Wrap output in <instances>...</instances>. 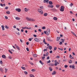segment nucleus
Returning a JSON list of instances; mask_svg holds the SVG:
<instances>
[{"instance_id": "5", "label": "nucleus", "mask_w": 77, "mask_h": 77, "mask_svg": "<svg viewBox=\"0 0 77 77\" xmlns=\"http://www.w3.org/2000/svg\"><path fill=\"white\" fill-rule=\"evenodd\" d=\"M75 66H74V65H73L72 66L70 65L69 66L70 68H72L73 69H75Z\"/></svg>"}, {"instance_id": "64", "label": "nucleus", "mask_w": 77, "mask_h": 77, "mask_svg": "<svg viewBox=\"0 0 77 77\" xmlns=\"http://www.w3.org/2000/svg\"><path fill=\"white\" fill-rule=\"evenodd\" d=\"M53 53V51H50V53Z\"/></svg>"}, {"instance_id": "20", "label": "nucleus", "mask_w": 77, "mask_h": 77, "mask_svg": "<svg viewBox=\"0 0 77 77\" xmlns=\"http://www.w3.org/2000/svg\"><path fill=\"white\" fill-rule=\"evenodd\" d=\"M47 41H50V42H51V41H53V40H50L48 38H47Z\"/></svg>"}, {"instance_id": "57", "label": "nucleus", "mask_w": 77, "mask_h": 77, "mask_svg": "<svg viewBox=\"0 0 77 77\" xmlns=\"http://www.w3.org/2000/svg\"><path fill=\"white\" fill-rule=\"evenodd\" d=\"M50 59V57H49V56H48L47 58V60H48V59Z\"/></svg>"}, {"instance_id": "49", "label": "nucleus", "mask_w": 77, "mask_h": 77, "mask_svg": "<svg viewBox=\"0 0 77 77\" xmlns=\"http://www.w3.org/2000/svg\"><path fill=\"white\" fill-rule=\"evenodd\" d=\"M51 61H50V60H49L47 62V63H50Z\"/></svg>"}, {"instance_id": "39", "label": "nucleus", "mask_w": 77, "mask_h": 77, "mask_svg": "<svg viewBox=\"0 0 77 77\" xmlns=\"http://www.w3.org/2000/svg\"><path fill=\"white\" fill-rule=\"evenodd\" d=\"M25 12H27V11H28V10H27V8H25Z\"/></svg>"}, {"instance_id": "12", "label": "nucleus", "mask_w": 77, "mask_h": 77, "mask_svg": "<svg viewBox=\"0 0 77 77\" xmlns=\"http://www.w3.org/2000/svg\"><path fill=\"white\" fill-rule=\"evenodd\" d=\"M15 19L17 20H20V18L18 17H15Z\"/></svg>"}, {"instance_id": "59", "label": "nucleus", "mask_w": 77, "mask_h": 77, "mask_svg": "<svg viewBox=\"0 0 77 77\" xmlns=\"http://www.w3.org/2000/svg\"><path fill=\"white\" fill-rule=\"evenodd\" d=\"M45 57H42V59H45Z\"/></svg>"}, {"instance_id": "34", "label": "nucleus", "mask_w": 77, "mask_h": 77, "mask_svg": "<svg viewBox=\"0 0 77 77\" xmlns=\"http://www.w3.org/2000/svg\"><path fill=\"white\" fill-rule=\"evenodd\" d=\"M49 49L51 50V49H52V46H49Z\"/></svg>"}, {"instance_id": "48", "label": "nucleus", "mask_w": 77, "mask_h": 77, "mask_svg": "<svg viewBox=\"0 0 77 77\" xmlns=\"http://www.w3.org/2000/svg\"><path fill=\"white\" fill-rule=\"evenodd\" d=\"M0 64H3V62H2V60H1L0 61Z\"/></svg>"}, {"instance_id": "33", "label": "nucleus", "mask_w": 77, "mask_h": 77, "mask_svg": "<svg viewBox=\"0 0 77 77\" xmlns=\"http://www.w3.org/2000/svg\"><path fill=\"white\" fill-rule=\"evenodd\" d=\"M31 71L32 72H35V71H36V70L34 69H32Z\"/></svg>"}, {"instance_id": "32", "label": "nucleus", "mask_w": 77, "mask_h": 77, "mask_svg": "<svg viewBox=\"0 0 77 77\" xmlns=\"http://www.w3.org/2000/svg\"><path fill=\"white\" fill-rule=\"evenodd\" d=\"M6 13L7 14H10V11H6Z\"/></svg>"}, {"instance_id": "30", "label": "nucleus", "mask_w": 77, "mask_h": 77, "mask_svg": "<svg viewBox=\"0 0 77 77\" xmlns=\"http://www.w3.org/2000/svg\"><path fill=\"white\" fill-rule=\"evenodd\" d=\"M69 63H72V60H69Z\"/></svg>"}, {"instance_id": "2", "label": "nucleus", "mask_w": 77, "mask_h": 77, "mask_svg": "<svg viewBox=\"0 0 77 77\" xmlns=\"http://www.w3.org/2000/svg\"><path fill=\"white\" fill-rule=\"evenodd\" d=\"M38 12L41 14H43V11L41 9H38Z\"/></svg>"}, {"instance_id": "50", "label": "nucleus", "mask_w": 77, "mask_h": 77, "mask_svg": "<svg viewBox=\"0 0 77 77\" xmlns=\"http://www.w3.org/2000/svg\"><path fill=\"white\" fill-rule=\"evenodd\" d=\"M64 67H65V68H67V67H68V66L66 65H65L64 66Z\"/></svg>"}, {"instance_id": "1", "label": "nucleus", "mask_w": 77, "mask_h": 77, "mask_svg": "<svg viewBox=\"0 0 77 77\" xmlns=\"http://www.w3.org/2000/svg\"><path fill=\"white\" fill-rule=\"evenodd\" d=\"M50 29H48L47 30V32H46V35H50Z\"/></svg>"}, {"instance_id": "26", "label": "nucleus", "mask_w": 77, "mask_h": 77, "mask_svg": "<svg viewBox=\"0 0 77 77\" xmlns=\"http://www.w3.org/2000/svg\"><path fill=\"white\" fill-rule=\"evenodd\" d=\"M44 16H47V15H48V14H47V13H45L44 14Z\"/></svg>"}, {"instance_id": "41", "label": "nucleus", "mask_w": 77, "mask_h": 77, "mask_svg": "<svg viewBox=\"0 0 77 77\" xmlns=\"http://www.w3.org/2000/svg\"><path fill=\"white\" fill-rule=\"evenodd\" d=\"M57 50V47H55L54 48V51H56V50Z\"/></svg>"}, {"instance_id": "35", "label": "nucleus", "mask_w": 77, "mask_h": 77, "mask_svg": "<svg viewBox=\"0 0 77 77\" xmlns=\"http://www.w3.org/2000/svg\"><path fill=\"white\" fill-rule=\"evenodd\" d=\"M59 6H60V5H56V7L57 8H59Z\"/></svg>"}, {"instance_id": "53", "label": "nucleus", "mask_w": 77, "mask_h": 77, "mask_svg": "<svg viewBox=\"0 0 77 77\" xmlns=\"http://www.w3.org/2000/svg\"><path fill=\"white\" fill-rule=\"evenodd\" d=\"M33 36L35 38H36L37 36V35H36L34 34L33 35Z\"/></svg>"}, {"instance_id": "60", "label": "nucleus", "mask_w": 77, "mask_h": 77, "mask_svg": "<svg viewBox=\"0 0 77 77\" xmlns=\"http://www.w3.org/2000/svg\"><path fill=\"white\" fill-rule=\"evenodd\" d=\"M59 44L60 45H62V42H60V43H59Z\"/></svg>"}, {"instance_id": "52", "label": "nucleus", "mask_w": 77, "mask_h": 77, "mask_svg": "<svg viewBox=\"0 0 77 77\" xmlns=\"http://www.w3.org/2000/svg\"><path fill=\"white\" fill-rule=\"evenodd\" d=\"M5 18L6 19H8V17L7 16H5Z\"/></svg>"}, {"instance_id": "15", "label": "nucleus", "mask_w": 77, "mask_h": 77, "mask_svg": "<svg viewBox=\"0 0 77 77\" xmlns=\"http://www.w3.org/2000/svg\"><path fill=\"white\" fill-rule=\"evenodd\" d=\"M44 43H45V44H47V43L45 42V39H44L43 40Z\"/></svg>"}, {"instance_id": "8", "label": "nucleus", "mask_w": 77, "mask_h": 77, "mask_svg": "<svg viewBox=\"0 0 77 77\" xmlns=\"http://www.w3.org/2000/svg\"><path fill=\"white\" fill-rule=\"evenodd\" d=\"M16 11H17L18 12H21V9L20 8H16L15 9Z\"/></svg>"}, {"instance_id": "42", "label": "nucleus", "mask_w": 77, "mask_h": 77, "mask_svg": "<svg viewBox=\"0 0 77 77\" xmlns=\"http://www.w3.org/2000/svg\"><path fill=\"white\" fill-rule=\"evenodd\" d=\"M56 58H57V59H58V58H60V57L59 56H56Z\"/></svg>"}, {"instance_id": "18", "label": "nucleus", "mask_w": 77, "mask_h": 77, "mask_svg": "<svg viewBox=\"0 0 77 77\" xmlns=\"http://www.w3.org/2000/svg\"><path fill=\"white\" fill-rule=\"evenodd\" d=\"M30 21H35V19H33L31 18Z\"/></svg>"}, {"instance_id": "54", "label": "nucleus", "mask_w": 77, "mask_h": 77, "mask_svg": "<svg viewBox=\"0 0 77 77\" xmlns=\"http://www.w3.org/2000/svg\"><path fill=\"white\" fill-rule=\"evenodd\" d=\"M38 31L40 32H42V30L41 29H38Z\"/></svg>"}, {"instance_id": "4", "label": "nucleus", "mask_w": 77, "mask_h": 77, "mask_svg": "<svg viewBox=\"0 0 77 77\" xmlns=\"http://www.w3.org/2000/svg\"><path fill=\"white\" fill-rule=\"evenodd\" d=\"M34 40L35 41H36V42H39L40 41H41V39H40L38 38H35Z\"/></svg>"}, {"instance_id": "23", "label": "nucleus", "mask_w": 77, "mask_h": 77, "mask_svg": "<svg viewBox=\"0 0 77 77\" xmlns=\"http://www.w3.org/2000/svg\"><path fill=\"white\" fill-rule=\"evenodd\" d=\"M60 39V38L59 37H57V41H59V40Z\"/></svg>"}, {"instance_id": "38", "label": "nucleus", "mask_w": 77, "mask_h": 77, "mask_svg": "<svg viewBox=\"0 0 77 77\" xmlns=\"http://www.w3.org/2000/svg\"><path fill=\"white\" fill-rule=\"evenodd\" d=\"M5 28H6V29H9V27H8V26H6V25L5 26Z\"/></svg>"}, {"instance_id": "17", "label": "nucleus", "mask_w": 77, "mask_h": 77, "mask_svg": "<svg viewBox=\"0 0 77 77\" xmlns=\"http://www.w3.org/2000/svg\"><path fill=\"white\" fill-rule=\"evenodd\" d=\"M2 30H5V26H3V25L2 26Z\"/></svg>"}, {"instance_id": "47", "label": "nucleus", "mask_w": 77, "mask_h": 77, "mask_svg": "<svg viewBox=\"0 0 77 77\" xmlns=\"http://www.w3.org/2000/svg\"><path fill=\"white\" fill-rule=\"evenodd\" d=\"M42 29H46V28H45V26H43L42 28Z\"/></svg>"}, {"instance_id": "28", "label": "nucleus", "mask_w": 77, "mask_h": 77, "mask_svg": "<svg viewBox=\"0 0 77 77\" xmlns=\"http://www.w3.org/2000/svg\"><path fill=\"white\" fill-rule=\"evenodd\" d=\"M8 69H6V68L5 69V73H6L7 72V71H8Z\"/></svg>"}, {"instance_id": "56", "label": "nucleus", "mask_w": 77, "mask_h": 77, "mask_svg": "<svg viewBox=\"0 0 77 77\" xmlns=\"http://www.w3.org/2000/svg\"><path fill=\"white\" fill-rule=\"evenodd\" d=\"M26 44L27 45H29V43L28 42H26Z\"/></svg>"}, {"instance_id": "44", "label": "nucleus", "mask_w": 77, "mask_h": 77, "mask_svg": "<svg viewBox=\"0 0 77 77\" xmlns=\"http://www.w3.org/2000/svg\"><path fill=\"white\" fill-rule=\"evenodd\" d=\"M61 41H62V42H64V40H63V39H60Z\"/></svg>"}, {"instance_id": "36", "label": "nucleus", "mask_w": 77, "mask_h": 77, "mask_svg": "<svg viewBox=\"0 0 77 77\" xmlns=\"http://www.w3.org/2000/svg\"><path fill=\"white\" fill-rule=\"evenodd\" d=\"M8 51L9 52V53H11V54H12V51H11V50H8Z\"/></svg>"}, {"instance_id": "45", "label": "nucleus", "mask_w": 77, "mask_h": 77, "mask_svg": "<svg viewBox=\"0 0 77 77\" xmlns=\"http://www.w3.org/2000/svg\"><path fill=\"white\" fill-rule=\"evenodd\" d=\"M25 29H29V28L28 27L26 26L24 28Z\"/></svg>"}, {"instance_id": "10", "label": "nucleus", "mask_w": 77, "mask_h": 77, "mask_svg": "<svg viewBox=\"0 0 77 77\" xmlns=\"http://www.w3.org/2000/svg\"><path fill=\"white\" fill-rule=\"evenodd\" d=\"M69 57L70 59H74V57L72 56V55H71V54H70L69 55Z\"/></svg>"}, {"instance_id": "31", "label": "nucleus", "mask_w": 77, "mask_h": 77, "mask_svg": "<svg viewBox=\"0 0 77 77\" xmlns=\"http://www.w3.org/2000/svg\"><path fill=\"white\" fill-rule=\"evenodd\" d=\"M54 66V64H53L52 63L49 64V66Z\"/></svg>"}, {"instance_id": "7", "label": "nucleus", "mask_w": 77, "mask_h": 77, "mask_svg": "<svg viewBox=\"0 0 77 77\" xmlns=\"http://www.w3.org/2000/svg\"><path fill=\"white\" fill-rule=\"evenodd\" d=\"M51 10L53 12H56V11H57V10L56 9H55V8H52V9H51Z\"/></svg>"}, {"instance_id": "24", "label": "nucleus", "mask_w": 77, "mask_h": 77, "mask_svg": "<svg viewBox=\"0 0 77 77\" xmlns=\"http://www.w3.org/2000/svg\"><path fill=\"white\" fill-rule=\"evenodd\" d=\"M16 48L18 50H20V47H18V46H17Z\"/></svg>"}, {"instance_id": "46", "label": "nucleus", "mask_w": 77, "mask_h": 77, "mask_svg": "<svg viewBox=\"0 0 77 77\" xmlns=\"http://www.w3.org/2000/svg\"><path fill=\"white\" fill-rule=\"evenodd\" d=\"M26 50L27 51H29V48H26Z\"/></svg>"}, {"instance_id": "21", "label": "nucleus", "mask_w": 77, "mask_h": 77, "mask_svg": "<svg viewBox=\"0 0 77 77\" xmlns=\"http://www.w3.org/2000/svg\"><path fill=\"white\" fill-rule=\"evenodd\" d=\"M0 71H1V72H3L4 70L3 69V68H0Z\"/></svg>"}, {"instance_id": "3", "label": "nucleus", "mask_w": 77, "mask_h": 77, "mask_svg": "<svg viewBox=\"0 0 77 77\" xmlns=\"http://www.w3.org/2000/svg\"><path fill=\"white\" fill-rule=\"evenodd\" d=\"M61 9L60 10V11L61 12H63L64 11V7L63 6H61L60 8Z\"/></svg>"}, {"instance_id": "9", "label": "nucleus", "mask_w": 77, "mask_h": 77, "mask_svg": "<svg viewBox=\"0 0 77 77\" xmlns=\"http://www.w3.org/2000/svg\"><path fill=\"white\" fill-rule=\"evenodd\" d=\"M56 74V72L55 71H54L52 73V75H55Z\"/></svg>"}, {"instance_id": "58", "label": "nucleus", "mask_w": 77, "mask_h": 77, "mask_svg": "<svg viewBox=\"0 0 77 77\" xmlns=\"http://www.w3.org/2000/svg\"><path fill=\"white\" fill-rule=\"evenodd\" d=\"M43 2L44 3H46V2H47V0H44L43 1Z\"/></svg>"}, {"instance_id": "14", "label": "nucleus", "mask_w": 77, "mask_h": 77, "mask_svg": "<svg viewBox=\"0 0 77 77\" xmlns=\"http://www.w3.org/2000/svg\"><path fill=\"white\" fill-rule=\"evenodd\" d=\"M2 57L4 59H6V56H5V55H3L2 56Z\"/></svg>"}, {"instance_id": "13", "label": "nucleus", "mask_w": 77, "mask_h": 77, "mask_svg": "<svg viewBox=\"0 0 77 77\" xmlns=\"http://www.w3.org/2000/svg\"><path fill=\"white\" fill-rule=\"evenodd\" d=\"M71 33H72V34H73V35L74 36H75V37H76V38H77V36L76 35H75V34L73 32H71Z\"/></svg>"}, {"instance_id": "27", "label": "nucleus", "mask_w": 77, "mask_h": 77, "mask_svg": "<svg viewBox=\"0 0 77 77\" xmlns=\"http://www.w3.org/2000/svg\"><path fill=\"white\" fill-rule=\"evenodd\" d=\"M21 68L23 69H24V70H26V68H25V67L22 66Z\"/></svg>"}, {"instance_id": "40", "label": "nucleus", "mask_w": 77, "mask_h": 77, "mask_svg": "<svg viewBox=\"0 0 77 77\" xmlns=\"http://www.w3.org/2000/svg\"><path fill=\"white\" fill-rule=\"evenodd\" d=\"M24 73L25 74H26V75H27V74L28 73L27 72H26V71H24Z\"/></svg>"}, {"instance_id": "55", "label": "nucleus", "mask_w": 77, "mask_h": 77, "mask_svg": "<svg viewBox=\"0 0 77 77\" xmlns=\"http://www.w3.org/2000/svg\"><path fill=\"white\" fill-rule=\"evenodd\" d=\"M16 34H17L18 35V36H19V35H20V32H18V33L17 32L16 33Z\"/></svg>"}, {"instance_id": "62", "label": "nucleus", "mask_w": 77, "mask_h": 77, "mask_svg": "<svg viewBox=\"0 0 77 77\" xmlns=\"http://www.w3.org/2000/svg\"><path fill=\"white\" fill-rule=\"evenodd\" d=\"M5 9H8V7H6L5 8Z\"/></svg>"}, {"instance_id": "16", "label": "nucleus", "mask_w": 77, "mask_h": 77, "mask_svg": "<svg viewBox=\"0 0 77 77\" xmlns=\"http://www.w3.org/2000/svg\"><path fill=\"white\" fill-rule=\"evenodd\" d=\"M49 5H53V2L51 1H50L49 2Z\"/></svg>"}, {"instance_id": "51", "label": "nucleus", "mask_w": 77, "mask_h": 77, "mask_svg": "<svg viewBox=\"0 0 77 77\" xmlns=\"http://www.w3.org/2000/svg\"><path fill=\"white\" fill-rule=\"evenodd\" d=\"M44 33L45 34V35H47V31H44Z\"/></svg>"}, {"instance_id": "43", "label": "nucleus", "mask_w": 77, "mask_h": 77, "mask_svg": "<svg viewBox=\"0 0 77 77\" xmlns=\"http://www.w3.org/2000/svg\"><path fill=\"white\" fill-rule=\"evenodd\" d=\"M8 58H9V59H12V57H11V56H9L8 57Z\"/></svg>"}, {"instance_id": "11", "label": "nucleus", "mask_w": 77, "mask_h": 77, "mask_svg": "<svg viewBox=\"0 0 77 77\" xmlns=\"http://www.w3.org/2000/svg\"><path fill=\"white\" fill-rule=\"evenodd\" d=\"M49 69L50 70V71H53V69H52V68H51V67H50L49 68Z\"/></svg>"}, {"instance_id": "37", "label": "nucleus", "mask_w": 77, "mask_h": 77, "mask_svg": "<svg viewBox=\"0 0 77 77\" xmlns=\"http://www.w3.org/2000/svg\"><path fill=\"white\" fill-rule=\"evenodd\" d=\"M40 9H42L44 8V7H43V6H41L40 7Z\"/></svg>"}, {"instance_id": "6", "label": "nucleus", "mask_w": 77, "mask_h": 77, "mask_svg": "<svg viewBox=\"0 0 77 77\" xmlns=\"http://www.w3.org/2000/svg\"><path fill=\"white\" fill-rule=\"evenodd\" d=\"M48 8H53L54 7V6L50 4L48 6Z\"/></svg>"}, {"instance_id": "61", "label": "nucleus", "mask_w": 77, "mask_h": 77, "mask_svg": "<svg viewBox=\"0 0 77 77\" xmlns=\"http://www.w3.org/2000/svg\"><path fill=\"white\" fill-rule=\"evenodd\" d=\"M30 64H31V65H33V63H32V62H30Z\"/></svg>"}, {"instance_id": "29", "label": "nucleus", "mask_w": 77, "mask_h": 77, "mask_svg": "<svg viewBox=\"0 0 77 77\" xmlns=\"http://www.w3.org/2000/svg\"><path fill=\"white\" fill-rule=\"evenodd\" d=\"M39 62L42 65H44V63L42 62V61L41 60L39 61Z\"/></svg>"}, {"instance_id": "63", "label": "nucleus", "mask_w": 77, "mask_h": 77, "mask_svg": "<svg viewBox=\"0 0 77 77\" xmlns=\"http://www.w3.org/2000/svg\"><path fill=\"white\" fill-rule=\"evenodd\" d=\"M0 5L1 6H2V7H3V4H0Z\"/></svg>"}, {"instance_id": "25", "label": "nucleus", "mask_w": 77, "mask_h": 77, "mask_svg": "<svg viewBox=\"0 0 77 77\" xmlns=\"http://www.w3.org/2000/svg\"><path fill=\"white\" fill-rule=\"evenodd\" d=\"M37 55H36V54H35L33 55V57H37Z\"/></svg>"}, {"instance_id": "19", "label": "nucleus", "mask_w": 77, "mask_h": 77, "mask_svg": "<svg viewBox=\"0 0 77 77\" xmlns=\"http://www.w3.org/2000/svg\"><path fill=\"white\" fill-rule=\"evenodd\" d=\"M53 19L54 20H55V21H57V18L56 17H54Z\"/></svg>"}, {"instance_id": "22", "label": "nucleus", "mask_w": 77, "mask_h": 77, "mask_svg": "<svg viewBox=\"0 0 77 77\" xmlns=\"http://www.w3.org/2000/svg\"><path fill=\"white\" fill-rule=\"evenodd\" d=\"M26 19L27 20H28V21H30L31 18H29L26 17Z\"/></svg>"}]
</instances>
